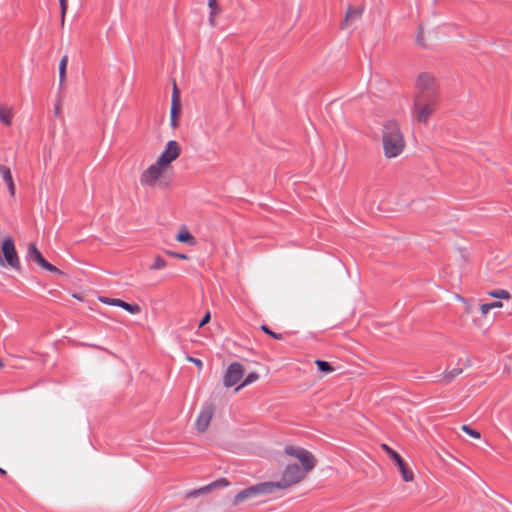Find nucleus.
Masks as SVG:
<instances>
[{
	"instance_id": "nucleus-1",
	"label": "nucleus",
	"mask_w": 512,
	"mask_h": 512,
	"mask_svg": "<svg viewBox=\"0 0 512 512\" xmlns=\"http://www.w3.org/2000/svg\"><path fill=\"white\" fill-rule=\"evenodd\" d=\"M382 143L384 155L387 158H395L405 148L404 136L396 121H388L382 129Z\"/></svg>"
},
{
	"instance_id": "nucleus-2",
	"label": "nucleus",
	"mask_w": 512,
	"mask_h": 512,
	"mask_svg": "<svg viewBox=\"0 0 512 512\" xmlns=\"http://www.w3.org/2000/svg\"><path fill=\"white\" fill-rule=\"evenodd\" d=\"M414 103L439 104V85L431 74L423 72L418 75Z\"/></svg>"
},
{
	"instance_id": "nucleus-3",
	"label": "nucleus",
	"mask_w": 512,
	"mask_h": 512,
	"mask_svg": "<svg viewBox=\"0 0 512 512\" xmlns=\"http://www.w3.org/2000/svg\"><path fill=\"white\" fill-rule=\"evenodd\" d=\"M305 476L301 467L297 463L289 464L282 472L281 479L278 481H269L272 484L273 492L277 489L289 488L300 482Z\"/></svg>"
},
{
	"instance_id": "nucleus-4",
	"label": "nucleus",
	"mask_w": 512,
	"mask_h": 512,
	"mask_svg": "<svg viewBox=\"0 0 512 512\" xmlns=\"http://www.w3.org/2000/svg\"><path fill=\"white\" fill-rule=\"evenodd\" d=\"M271 493H273V490L272 484H270L269 481L257 483L238 492L234 496L232 504L234 506H238L248 499H252L260 495H266Z\"/></svg>"
},
{
	"instance_id": "nucleus-5",
	"label": "nucleus",
	"mask_w": 512,
	"mask_h": 512,
	"mask_svg": "<svg viewBox=\"0 0 512 512\" xmlns=\"http://www.w3.org/2000/svg\"><path fill=\"white\" fill-rule=\"evenodd\" d=\"M382 448L388 453V455L391 457V459L394 461L395 465L398 467L402 478L405 482H410L414 478V474L412 470L407 466L404 459L392 448H390L388 445L383 444Z\"/></svg>"
},
{
	"instance_id": "nucleus-6",
	"label": "nucleus",
	"mask_w": 512,
	"mask_h": 512,
	"mask_svg": "<svg viewBox=\"0 0 512 512\" xmlns=\"http://www.w3.org/2000/svg\"><path fill=\"white\" fill-rule=\"evenodd\" d=\"M244 376V367L239 362L231 363L223 378V384L225 387L230 388L236 385Z\"/></svg>"
},
{
	"instance_id": "nucleus-7",
	"label": "nucleus",
	"mask_w": 512,
	"mask_h": 512,
	"mask_svg": "<svg viewBox=\"0 0 512 512\" xmlns=\"http://www.w3.org/2000/svg\"><path fill=\"white\" fill-rule=\"evenodd\" d=\"M181 152L179 143L176 140H170L167 142L165 150L158 157V164L163 166L169 165L171 162L176 160Z\"/></svg>"
},
{
	"instance_id": "nucleus-8",
	"label": "nucleus",
	"mask_w": 512,
	"mask_h": 512,
	"mask_svg": "<svg viewBox=\"0 0 512 512\" xmlns=\"http://www.w3.org/2000/svg\"><path fill=\"white\" fill-rule=\"evenodd\" d=\"M163 167L164 166L162 164H158V161L156 160L155 163L142 172L140 183L145 186H153L161 177Z\"/></svg>"
},
{
	"instance_id": "nucleus-9",
	"label": "nucleus",
	"mask_w": 512,
	"mask_h": 512,
	"mask_svg": "<svg viewBox=\"0 0 512 512\" xmlns=\"http://www.w3.org/2000/svg\"><path fill=\"white\" fill-rule=\"evenodd\" d=\"M215 407L214 405L210 404L206 407L202 408L200 411L197 419H196V429L199 432H205L211 422V419L214 414Z\"/></svg>"
},
{
	"instance_id": "nucleus-10",
	"label": "nucleus",
	"mask_w": 512,
	"mask_h": 512,
	"mask_svg": "<svg viewBox=\"0 0 512 512\" xmlns=\"http://www.w3.org/2000/svg\"><path fill=\"white\" fill-rule=\"evenodd\" d=\"M437 106L438 104L414 103L413 108L418 122L427 123Z\"/></svg>"
},
{
	"instance_id": "nucleus-11",
	"label": "nucleus",
	"mask_w": 512,
	"mask_h": 512,
	"mask_svg": "<svg viewBox=\"0 0 512 512\" xmlns=\"http://www.w3.org/2000/svg\"><path fill=\"white\" fill-rule=\"evenodd\" d=\"M100 300L104 304L121 307L130 314H138L141 311V308L138 304H131L121 299L103 297L100 298Z\"/></svg>"
},
{
	"instance_id": "nucleus-12",
	"label": "nucleus",
	"mask_w": 512,
	"mask_h": 512,
	"mask_svg": "<svg viewBox=\"0 0 512 512\" xmlns=\"http://www.w3.org/2000/svg\"><path fill=\"white\" fill-rule=\"evenodd\" d=\"M228 485H229V481L226 478L221 477V478L209 483L206 486H203L199 489H196V490L190 492L188 494V496L196 497L198 495H202L206 492H209L213 489L227 487Z\"/></svg>"
},
{
	"instance_id": "nucleus-13",
	"label": "nucleus",
	"mask_w": 512,
	"mask_h": 512,
	"mask_svg": "<svg viewBox=\"0 0 512 512\" xmlns=\"http://www.w3.org/2000/svg\"><path fill=\"white\" fill-rule=\"evenodd\" d=\"M26 260L36 262L41 267H43L47 261L34 243L28 244Z\"/></svg>"
},
{
	"instance_id": "nucleus-14",
	"label": "nucleus",
	"mask_w": 512,
	"mask_h": 512,
	"mask_svg": "<svg viewBox=\"0 0 512 512\" xmlns=\"http://www.w3.org/2000/svg\"><path fill=\"white\" fill-rule=\"evenodd\" d=\"M298 460L302 464V471L305 474L313 470L316 465V459L314 455L310 451L305 449L302 450Z\"/></svg>"
},
{
	"instance_id": "nucleus-15",
	"label": "nucleus",
	"mask_w": 512,
	"mask_h": 512,
	"mask_svg": "<svg viewBox=\"0 0 512 512\" xmlns=\"http://www.w3.org/2000/svg\"><path fill=\"white\" fill-rule=\"evenodd\" d=\"M0 174H1L2 178H3V181L7 185V188H8V191H9L10 195L14 196V194H15V184H14V180H13L10 168L5 166V165H1L0 164Z\"/></svg>"
},
{
	"instance_id": "nucleus-16",
	"label": "nucleus",
	"mask_w": 512,
	"mask_h": 512,
	"mask_svg": "<svg viewBox=\"0 0 512 512\" xmlns=\"http://www.w3.org/2000/svg\"><path fill=\"white\" fill-rule=\"evenodd\" d=\"M364 12V8L362 6L359 7H352L349 6L347 8L346 14H345V20L342 28L346 27L348 21H354L359 18H361L362 14Z\"/></svg>"
},
{
	"instance_id": "nucleus-17",
	"label": "nucleus",
	"mask_w": 512,
	"mask_h": 512,
	"mask_svg": "<svg viewBox=\"0 0 512 512\" xmlns=\"http://www.w3.org/2000/svg\"><path fill=\"white\" fill-rule=\"evenodd\" d=\"M176 240L180 243H185L190 246L196 245L195 237L187 230L186 227H183L176 236Z\"/></svg>"
},
{
	"instance_id": "nucleus-18",
	"label": "nucleus",
	"mask_w": 512,
	"mask_h": 512,
	"mask_svg": "<svg viewBox=\"0 0 512 512\" xmlns=\"http://www.w3.org/2000/svg\"><path fill=\"white\" fill-rule=\"evenodd\" d=\"M462 368H453L449 369L447 368L443 374L441 375L445 383H451L454 381V379L462 373Z\"/></svg>"
},
{
	"instance_id": "nucleus-19",
	"label": "nucleus",
	"mask_w": 512,
	"mask_h": 512,
	"mask_svg": "<svg viewBox=\"0 0 512 512\" xmlns=\"http://www.w3.org/2000/svg\"><path fill=\"white\" fill-rule=\"evenodd\" d=\"M181 111V106H176V104H171L170 109V124L172 128L178 127V117Z\"/></svg>"
},
{
	"instance_id": "nucleus-20",
	"label": "nucleus",
	"mask_w": 512,
	"mask_h": 512,
	"mask_svg": "<svg viewBox=\"0 0 512 512\" xmlns=\"http://www.w3.org/2000/svg\"><path fill=\"white\" fill-rule=\"evenodd\" d=\"M67 63H68V56L64 55L61 58L60 63H59V82H60V85L63 84V82H64V80L66 78Z\"/></svg>"
},
{
	"instance_id": "nucleus-21",
	"label": "nucleus",
	"mask_w": 512,
	"mask_h": 512,
	"mask_svg": "<svg viewBox=\"0 0 512 512\" xmlns=\"http://www.w3.org/2000/svg\"><path fill=\"white\" fill-rule=\"evenodd\" d=\"M315 364L317 366V369L320 372L327 374V373H331L334 371V368L332 367V365L325 360L317 359V360H315Z\"/></svg>"
},
{
	"instance_id": "nucleus-22",
	"label": "nucleus",
	"mask_w": 512,
	"mask_h": 512,
	"mask_svg": "<svg viewBox=\"0 0 512 512\" xmlns=\"http://www.w3.org/2000/svg\"><path fill=\"white\" fill-rule=\"evenodd\" d=\"M259 379V374L257 372H250L244 379L243 383L238 386L235 391H239L242 387L252 384L253 382Z\"/></svg>"
},
{
	"instance_id": "nucleus-23",
	"label": "nucleus",
	"mask_w": 512,
	"mask_h": 512,
	"mask_svg": "<svg viewBox=\"0 0 512 512\" xmlns=\"http://www.w3.org/2000/svg\"><path fill=\"white\" fill-rule=\"evenodd\" d=\"M208 6L210 8L209 22L214 25V17L219 12L217 0H208Z\"/></svg>"
},
{
	"instance_id": "nucleus-24",
	"label": "nucleus",
	"mask_w": 512,
	"mask_h": 512,
	"mask_svg": "<svg viewBox=\"0 0 512 512\" xmlns=\"http://www.w3.org/2000/svg\"><path fill=\"white\" fill-rule=\"evenodd\" d=\"M166 265H167L166 260L163 257L158 255L155 257L153 264L150 266V269L151 270H160V269H163L164 267H166Z\"/></svg>"
},
{
	"instance_id": "nucleus-25",
	"label": "nucleus",
	"mask_w": 512,
	"mask_h": 512,
	"mask_svg": "<svg viewBox=\"0 0 512 512\" xmlns=\"http://www.w3.org/2000/svg\"><path fill=\"white\" fill-rule=\"evenodd\" d=\"M488 294L494 298H499V299H509L510 298V293L504 289H496V290L490 291Z\"/></svg>"
},
{
	"instance_id": "nucleus-26",
	"label": "nucleus",
	"mask_w": 512,
	"mask_h": 512,
	"mask_svg": "<svg viewBox=\"0 0 512 512\" xmlns=\"http://www.w3.org/2000/svg\"><path fill=\"white\" fill-rule=\"evenodd\" d=\"M502 306H503V304H502L501 301H494V302H491V303H485V304L481 305V312L483 314H487L488 311H490L491 309H493V308H500Z\"/></svg>"
},
{
	"instance_id": "nucleus-27",
	"label": "nucleus",
	"mask_w": 512,
	"mask_h": 512,
	"mask_svg": "<svg viewBox=\"0 0 512 512\" xmlns=\"http://www.w3.org/2000/svg\"><path fill=\"white\" fill-rule=\"evenodd\" d=\"M260 328L265 334L271 336L272 338H274L276 340L283 339V334L276 333V332L272 331L266 324H262Z\"/></svg>"
},
{
	"instance_id": "nucleus-28",
	"label": "nucleus",
	"mask_w": 512,
	"mask_h": 512,
	"mask_svg": "<svg viewBox=\"0 0 512 512\" xmlns=\"http://www.w3.org/2000/svg\"><path fill=\"white\" fill-rule=\"evenodd\" d=\"M303 448L301 447H295V446H286L285 447V453L299 459L300 454L302 452Z\"/></svg>"
},
{
	"instance_id": "nucleus-29",
	"label": "nucleus",
	"mask_w": 512,
	"mask_h": 512,
	"mask_svg": "<svg viewBox=\"0 0 512 512\" xmlns=\"http://www.w3.org/2000/svg\"><path fill=\"white\" fill-rule=\"evenodd\" d=\"M0 121L5 125H11V113L9 110L0 109Z\"/></svg>"
},
{
	"instance_id": "nucleus-30",
	"label": "nucleus",
	"mask_w": 512,
	"mask_h": 512,
	"mask_svg": "<svg viewBox=\"0 0 512 512\" xmlns=\"http://www.w3.org/2000/svg\"><path fill=\"white\" fill-rule=\"evenodd\" d=\"M461 429H462V431H464L466 434H468L469 436H471L473 438L479 439L481 437V434L478 430L471 428L467 424L462 425Z\"/></svg>"
},
{
	"instance_id": "nucleus-31",
	"label": "nucleus",
	"mask_w": 512,
	"mask_h": 512,
	"mask_svg": "<svg viewBox=\"0 0 512 512\" xmlns=\"http://www.w3.org/2000/svg\"><path fill=\"white\" fill-rule=\"evenodd\" d=\"M171 104H176V106H181V101H180V92L176 86V84L174 83L173 85V92H172V101H171Z\"/></svg>"
},
{
	"instance_id": "nucleus-32",
	"label": "nucleus",
	"mask_w": 512,
	"mask_h": 512,
	"mask_svg": "<svg viewBox=\"0 0 512 512\" xmlns=\"http://www.w3.org/2000/svg\"><path fill=\"white\" fill-rule=\"evenodd\" d=\"M42 268L46 269L49 272L56 273L58 275H63L64 274L61 270H59L56 266L52 265L48 261H46V263L44 264V266Z\"/></svg>"
},
{
	"instance_id": "nucleus-33",
	"label": "nucleus",
	"mask_w": 512,
	"mask_h": 512,
	"mask_svg": "<svg viewBox=\"0 0 512 512\" xmlns=\"http://www.w3.org/2000/svg\"><path fill=\"white\" fill-rule=\"evenodd\" d=\"M59 4H60V10H61V22L63 24L64 20H65V15L67 12L68 5H67V2H64L63 0H59Z\"/></svg>"
},
{
	"instance_id": "nucleus-34",
	"label": "nucleus",
	"mask_w": 512,
	"mask_h": 512,
	"mask_svg": "<svg viewBox=\"0 0 512 512\" xmlns=\"http://www.w3.org/2000/svg\"><path fill=\"white\" fill-rule=\"evenodd\" d=\"M210 318H211V315H210V313H209V312H207V313L203 316V318L200 320V322H199V325H198V326H199L200 328H201V327H203V326H205V325L210 321Z\"/></svg>"
},
{
	"instance_id": "nucleus-35",
	"label": "nucleus",
	"mask_w": 512,
	"mask_h": 512,
	"mask_svg": "<svg viewBox=\"0 0 512 512\" xmlns=\"http://www.w3.org/2000/svg\"><path fill=\"white\" fill-rule=\"evenodd\" d=\"M416 41H417L418 44L423 45L424 35H423L422 27H419V30H418V33H417V36H416Z\"/></svg>"
},
{
	"instance_id": "nucleus-36",
	"label": "nucleus",
	"mask_w": 512,
	"mask_h": 512,
	"mask_svg": "<svg viewBox=\"0 0 512 512\" xmlns=\"http://www.w3.org/2000/svg\"><path fill=\"white\" fill-rule=\"evenodd\" d=\"M187 360L193 364H195L197 367L201 368L203 366V362L198 359V358H194L192 356H188L187 357Z\"/></svg>"
},
{
	"instance_id": "nucleus-37",
	"label": "nucleus",
	"mask_w": 512,
	"mask_h": 512,
	"mask_svg": "<svg viewBox=\"0 0 512 512\" xmlns=\"http://www.w3.org/2000/svg\"><path fill=\"white\" fill-rule=\"evenodd\" d=\"M167 254L174 258H178V259H187L188 258L187 255H185L183 253H176V252L168 251Z\"/></svg>"
},
{
	"instance_id": "nucleus-38",
	"label": "nucleus",
	"mask_w": 512,
	"mask_h": 512,
	"mask_svg": "<svg viewBox=\"0 0 512 512\" xmlns=\"http://www.w3.org/2000/svg\"><path fill=\"white\" fill-rule=\"evenodd\" d=\"M0 475H2V476H6L7 475L6 470L2 469L1 467H0Z\"/></svg>"
},
{
	"instance_id": "nucleus-39",
	"label": "nucleus",
	"mask_w": 512,
	"mask_h": 512,
	"mask_svg": "<svg viewBox=\"0 0 512 512\" xmlns=\"http://www.w3.org/2000/svg\"><path fill=\"white\" fill-rule=\"evenodd\" d=\"M3 365H4V364H3V361H2V359L0 358V368H2V367H3Z\"/></svg>"
},
{
	"instance_id": "nucleus-40",
	"label": "nucleus",
	"mask_w": 512,
	"mask_h": 512,
	"mask_svg": "<svg viewBox=\"0 0 512 512\" xmlns=\"http://www.w3.org/2000/svg\"><path fill=\"white\" fill-rule=\"evenodd\" d=\"M64 2H67L68 0H63Z\"/></svg>"
}]
</instances>
